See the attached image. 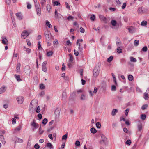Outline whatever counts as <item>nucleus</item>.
<instances>
[{
    "mask_svg": "<svg viewBox=\"0 0 149 149\" xmlns=\"http://www.w3.org/2000/svg\"><path fill=\"white\" fill-rule=\"evenodd\" d=\"M35 8L37 15L40 16L41 15V9L39 3L35 4Z\"/></svg>",
    "mask_w": 149,
    "mask_h": 149,
    "instance_id": "1",
    "label": "nucleus"
},
{
    "mask_svg": "<svg viewBox=\"0 0 149 149\" xmlns=\"http://www.w3.org/2000/svg\"><path fill=\"white\" fill-rule=\"evenodd\" d=\"M44 34L45 38L47 40H49L50 39V35L51 34V33L49 30L47 29L46 31H45Z\"/></svg>",
    "mask_w": 149,
    "mask_h": 149,
    "instance_id": "2",
    "label": "nucleus"
},
{
    "mask_svg": "<svg viewBox=\"0 0 149 149\" xmlns=\"http://www.w3.org/2000/svg\"><path fill=\"white\" fill-rule=\"evenodd\" d=\"M99 17L101 21L103 22L104 23H107V19L104 16L100 14L99 15Z\"/></svg>",
    "mask_w": 149,
    "mask_h": 149,
    "instance_id": "3",
    "label": "nucleus"
},
{
    "mask_svg": "<svg viewBox=\"0 0 149 149\" xmlns=\"http://www.w3.org/2000/svg\"><path fill=\"white\" fill-rule=\"evenodd\" d=\"M24 71L26 74L27 75H29L31 72L30 68L28 65L26 66L24 68Z\"/></svg>",
    "mask_w": 149,
    "mask_h": 149,
    "instance_id": "4",
    "label": "nucleus"
},
{
    "mask_svg": "<svg viewBox=\"0 0 149 149\" xmlns=\"http://www.w3.org/2000/svg\"><path fill=\"white\" fill-rule=\"evenodd\" d=\"M99 68L95 67L93 70V75L95 77H97L99 74Z\"/></svg>",
    "mask_w": 149,
    "mask_h": 149,
    "instance_id": "5",
    "label": "nucleus"
},
{
    "mask_svg": "<svg viewBox=\"0 0 149 149\" xmlns=\"http://www.w3.org/2000/svg\"><path fill=\"white\" fill-rule=\"evenodd\" d=\"M29 35V33L26 31H24L21 34V37L22 38L25 39Z\"/></svg>",
    "mask_w": 149,
    "mask_h": 149,
    "instance_id": "6",
    "label": "nucleus"
},
{
    "mask_svg": "<svg viewBox=\"0 0 149 149\" xmlns=\"http://www.w3.org/2000/svg\"><path fill=\"white\" fill-rule=\"evenodd\" d=\"M47 63V61H45L43 62L42 65V70L44 72H47L46 65Z\"/></svg>",
    "mask_w": 149,
    "mask_h": 149,
    "instance_id": "7",
    "label": "nucleus"
},
{
    "mask_svg": "<svg viewBox=\"0 0 149 149\" xmlns=\"http://www.w3.org/2000/svg\"><path fill=\"white\" fill-rule=\"evenodd\" d=\"M31 125L34 127V128L33 129V131H34L35 129H37L39 127V125L38 123H36L34 121L31 123Z\"/></svg>",
    "mask_w": 149,
    "mask_h": 149,
    "instance_id": "8",
    "label": "nucleus"
},
{
    "mask_svg": "<svg viewBox=\"0 0 149 149\" xmlns=\"http://www.w3.org/2000/svg\"><path fill=\"white\" fill-rule=\"evenodd\" d=\"M24 99L22 96H19L17 98V102L20 104H22L23 102Z\"/></svg>",
    "mask_w": 149,
    "mask_h": 149,
    "instance_id": "9",
    "label": "nucleus"
},
{
    "mask_svg": "<svg viewBox=\"0 0 149 149\" xmlns=\"http://www.w3.org/2000/svg\"><path fill=\"white\" fill-rule=\"evenodd\" d=\"M2 43L4 45H8V42L6 38V37L3 36L2 37Z\"/></svg>",
    "mask_w": 149,
    "mask_h": 149,
    "instance_id": "10",
    "label": "nucleus"
},
{
    "mask_svg": "<svg viewBox=\"0 0 149 149\" xmlns=\"http://www.w3.org/2000/svg\"><path fill=\"white\" fill-rule=\"evenodd\" d=\"M130 33H132L136 31V29L132 26L130 27L127 29Z\"/></svg>",
    "mask_w": 149,
    "mask_h": 149,
    "instance_id": "11",
    "label": "nucleus"
},
{
    "mask_svg": "<svg viewBox=\"0 0 149 149\" xmlns=\"http://www.w3.org/2000/svg\"><path fill=\"white\" fill-rule=\"evenodd\" d=\"M16 15L17 19L19 20H22L23 19V16L20 13H16Z\"/></svg>",
    "mask_w": 149,
    "mask_h": 149,
    "instance_id": "12",
    "label": "nucleus"
},
{
    "mask_svg": "<svg viewBox=\"0 0 149 149\" xmlns=\"http://www.w3.org/2000/svg\"><path fill=\"white\" fill-rule=\"evenodd\" d=\"M21 64L20 63H17V66L16 69V71L18 73L19 72H20V67Z\"/></svg>",
    "mask_w": 149,
    "mask_h": 149,
    "instance_id": "13",
    "label": "nucleus"
},
{
    "mask_svg": "<svg viewBox=\"0 0 149 149\" xmlns=\"http://www.w3.org/2000/svg\"><path fill=\"white\" fill-rule=\"evenodd\" d=\"M14 77L18 81L20 82L22 81L20 75L15 74L14 75Z\"/></svg>",
    "mask_w": 149,
    "mask_h": 149,
    "instance_id": "14",
    "label": "nucleus"
},
{
    "mask_svg": "<svg viewBox=\"0 0 149 149\" xmlns=\"http://www.w3.org/2000/svg\"><path fill=\"white\" fill-rule=\"evenodd\" d=\"M137 11L140 14L143 13L145 12V11L142 9V7H139L138 8Z\"/></svg>",
    "mask_w": 149,
    "mask_h": 149,
    "instance_id": "15",
    "label": "nucleus"
},
{
    "mask_svg": "<svg viewBox=\"0 0 149 149\" xmlns=\"http://www.w3.org/2000/svg\"><path fill=\"white\" fill-rule=\"evenodd\" d=\"M22 127L21 125H19L17 126L15 129H14V132L15 133L17 131H19L22 129Z\"/></svg>",
    "mask_w": 149,
    "mask_h": 149,
    "instance_id": "16",
    "label": "nucleus"
},
{
    "mask_svg": "<svg viewBox=\"0 0 149 149\" xmlns=\"http://www.w3.org/2000/svg\"><path fill=\"white\" fill-rule=\"evenodd\" d=\"M144 98L145 100H147L149 99V95L148 94L146 93L145 92L144 93Z\"/></svg>",
    "mask_w": 149,
    "mask_h": 149,
    "instance_id": "17",
    "label": "nucleus"
},
{
    "mask_svg": "<svg viewBox=\"0 0 149 149\" xmlns=\"http://www.w3.org/2000/svg\"><path fill=\"white\" fill-rule=\"evenodd\" d=\"M0 140L2 141L3 144H5V141L4 136L2 135H0Z\"/></svg>",
    "mask_w": 149,
    "mask_h": 149,
    "instance_id": "18",
    "label": "nucleus"
},
{
    "mask_svg": "<svg viewBox=\"0 0 149 149\" xmlns=\"http://www.w3.org/2000/svg\"><path fill=\"white\" fill-rule=\"evenodd\" d=\"M23 49L24 50L26 51L28 54H29L31 52V50L30 49L27 48L25 46L23 47Z\"/></svg>",
    "mask_w": 149,
    "mask_h": 149,
    "instance_id": "19",
    "label": "nucleus"
},
{
    "mask_svg": "<svg viewBox=\"0 0 149 149\" xmlns=\"http://www.w3.org/2000/svg\"><path fill=\"white\" fill-rule=\"evenodd\" d=\"M6 90V88L5 87H3L0 88V94H1L5 92Z\"/></svg>",
    "mask_w": 149,
    "mask_h": 149,
    "instance_id": "20",
    "label": "nucleus"
},
{
    "mask_svg": "<svg viewBox=\"0 0 149 149\" xmlns=\"http://www.w3.org/2000/svg\"><path fill=\"white\" fill-rule=\"evenodd\" d=\"M148 22L147 21L144 20L142 21L141 23V25L142 26H146L147 25Z\"/></svg>",
    "mask_w": 149,
    "mask_h": 149,
    "instance_id": "21",
    "label": "nucleus"
},
{
    "mask_svg": "<svg viewBox=\"0 0 149 149\" xmlns=\"http://www.w3.org/2000/svg\"><path fill=\"white\" fill-rule=\"evenodd\" d=\"M117 110L115 109H113L111 113L112 115L113 116H115L116 115V113H117Z\"/></svg>",
    "mask_w": 149,
    "mask_h": 149,
    "instance_id": "22",
    "label": "nucleus"
},
{
    "mask_svg": "<svg viewBox=\"0 0 149 149\" xmlns=\"http://www.w3.org/2000/svg\"><path fill=\"white\" fill-rule=\"evenodd\" d=\"M47 146L50 149H51L53 148V145L50 143H47Z\"/></svg>",
    "mask_w": 149,
    "mask_h": 149,
    "instance_id": "23",
    "label": "nucleus"
},
{
    "mask_svg": "<svg viewBox=\"0 0 149 149\" xmlns=\"http://www.w3.org/2000/svg\"><path fill=\"white\" fill-rule=\"evenodd\" d=\"M90 131L91 133L93 134H95L97 132L96 129L94 127L91 128L90 129Z\"/></svg>",
    "mask_w": 149,
    "mask_h": 149,
    "instance_id": "24",
    "label": "nucleus"
},
{
    "mask_svg": "<svg viewBox=\"0 0 149 149\" xmlns=\"http://www.w3.org/2000/svg\"><path fill=\"white\" fill-rule=\"evenodd\" d=\"M111 25L113 26H115L117 24L116 21L114 20H112L111 21Z\"/></svg>",
    "mask_w": 149,
    "mask_h": 149,
    "instance_id": "25",
    "label": "nucleus"
},
{
    "mask_svg": "<svg viewBox=\"0 0 149 149\" xmlns=\"http://www.w3.org/2000/svg\"><path fill=\"white\" fill-rule=\"evenodd\" d=\"M53 52L52 51L48 52L47 53V55L48 56H51L52 55Z\"/></svg>",
    "mask_w": 149,
    "mask_h": 149,
    "instance_id": "26",
    "label": "nucleus"
},
{
    "mask_svg": "<svg viewBox=\"0 0 149 149\" xmlns=\"http://www.w3.org/2000/svg\"><path fill=\"white\" fill-rule=\"evenodd\" d=\"M113 56H111L107 60V61L108 62H110L113 59Z\"/></svg>",
    "mask_w": 149,
    "mask_h": 149,
    "instance_id": "27",
    "label": "nucleus"
},
{
    "mask_svg": "<svg viewBox=\"0 0 149 149\" xmlns=\"http://www.w3.org/2000/svg\"><path fill=\"white\" fill-rule=\"evenodd\" d=\"M139 41L138 40H136L134 42V45L135 46H137L139 44Z\"/></svg>",
    "mask_w": 149,
    "mask_h": 149,
    "instance_id": "28",
    "label": "nucleus"
},
{
    "mask_svg": "<svg viewBox=\"0 0 149 149\" xmlns=\"http://www.w3.org/2000/svg\"><path fill=\"white\" fill-rule=\"evenodd\" d=\"M138 130L139 131H141L142 129V124L141 123H140L137 125Z\"/></svg>",
    "mask_w": 149,
    "mask_h": 149,
    "instance_id": "29",
    "label": "nucleus"
},
{
    "mask_svg": "<svg viewBox=\"0 0 149 149\" xmlns=\"http://www.w3.org/2000/svg\"><path fill=\"white\" fill-rule=\"evenodd\" d=\"M46 24L49 28H50L52 27L51 24L48 20H46Z\"/></svg>",
    "mask_w": 149,
    "mask_h": 149,
    "instance_id": "30",
    "label": "nucleus"
},
{
    "mask_svg": "<svg viewBox=\"0 0 149 149\" xmlns=\"http://www.w3.org/2000/svg\"><path fill=\"white\" fill-rule=\"evenodd\" d=\"M130 61L132 62H135L137 61L136 59L132 57H131L130 58Z\"/></svg>",
    "mask_w": 149,
    "mask_h": 149,
    "instance_id": "31",
    "label": "nucleus"
},
{
    "mask_svg": "<svg viewBox=\"0 0 149 149\" xmlns=\"http://www.w3.org/2000/svg\"><path fill=\"white\" fill-rule=\"evenodd\" d=\"M16 141H17V143H21L23 142V140L22 139L19 138H17Z\"/></svg>",
    "mask_w": 149,
    "mask_h": 149,
    "instance_id": "32",
    "label": "nucleus"
},
{
    "mask_svg": "<svg viewBox=\"0 0 149 149\" xmlns=\"http://www.w3.org/2000/svg\"><path fill=\"white\" fill-rule=\"evenodd\" d=\"M67 97L66 93L65 92H63L62 94V98L63 99H65Z\"/></svg>",
    "mask_w": 149,
    "mask_h": 149,
    "instance_id": "33",
    "label": "nucleus"
},
{
    "mask_svg": "<svg viewBox=\"0 0 149 149\" xmlns=\"http://www.w3.org/2000/svg\"><path fill=\"white\" fill-rule=\"evenodd\" d=\"M69 55L70 57V58L69 59V62H72L73 60V58L71 54H69Z\"/></svg>",
    "mask_w": 149,
    "mask_h": 149,
    "instance_id": "34",
    "label": "nucleus"
},
{
    "mask_svg": "<svg viewBox=\"0 0 149 149\" xmlns=\"http://www.w3.org/2000/svg\"><path fill=\"white\" fill-rule=\"evenodd\" d=\"M80 99L82 100H85L86 99V95L83 94H82L80 97Z\"/></svg>",
    "mask_w": 149,
    "mask_h": 149,
    "instance_id": "35",
    "label": "nucleus"
},
{
    "mask_svg": "<svg viewBox=\"0 0 149 149\" xmlns=\"http://www.w3.org/2000/svg\"><path fill=\"white\" fill-rule=\"evenodd\" d=\"M46 8L49 12H50V11L51 8V7L50 5L48 4L46 6Z\"/></svg>",
    "mask_w": 149,
    "mask_h": 149,
    "instance_id": "36",
    "label": "nucleus"
},
{
    "mask_svg": "<svg viewBox=\"0 0 149 149\" xmlns=\"http://www.w3.org/2000/svg\"><path fill=\"white\" fill-rule=\"evenodd\" d=\"M146 117V116L145 114H142L141 116V118L143 120H144L145 119Z\"/></svg>",
    "mask_w": 149,
    "mask_h": 149,
    "instance_id": "37",
    "label": "nucleus"
},
{
    "mask_svg": "<svg viewBox=\"0 0 149 149\" xmlns=\"http://www.w3.org/2000/svg\"><path fill=\"white\" fill-rule=\"evenodd\" d=\"M128 79L129 81H132L133 79V77L131 75H129L128 76Z\"/></svg>",
    "mask_w": 149,
    "mask_h": 149,
    "instance_id": "38",
    "label": "nucleus"
},
{
    "mask_svg": "<svg viewBox=\"0 0 149 149\" xmlns=\"http://www.w3.org/2000/svg\"><path fill=\"white\" fill-rule=\"evenodd\" d=\"M148 107V105L147 104H145L142 106L141 107V109L143 110H144L146 109Z\"/></svg>",
    "mask_w": 149,
    "mask_h": 149,
    "instance_id": "39",
    "label": "nucleus"
},
{
    "mask_svg": "<svg viewBox=\"0 0 149 149\" xmlns=\"http://www.w3.org/2000/svg\"><path fill=\"white\" fill-rule=\"evenodd\" d=\"M96 127L98 128H100L101 126V125L100 123L99 122L96 123Z\"/></svg>",
    "mask_w": 149,
    "mask_h": 149,
    "instance_id": "40",
    "label": "nucleus"
},
{
    "mask_svg": "<svg viewBox=\"0 0 149 149\" xmlns=\"http://www.w3.org/2000/svg\"><path fill=\"white\" fill-rule=\"evenodd\" d=\"M101 136L102 138V140L103 141H105L106 139V138L105 137V136L104 134H101Z\"/></svg>",
    "mask_w": 149,
    "mask_h": 149,
    "instance_id": "41",
    "label": "nucleus"
},
{
    "mask_svg": "<svg viewBox=\"0 0 149 149\" xmlns=\"http://www.w3.org/2000/svg\"><path fill=\"white\" fill-rule=\"evenodd\" d=\"M39 132L40 134H41L44 132V131L42 130L41 126L39 128Z\"/></svg>",
    "mask_w": 149,
    "mask_h": 149,
    "instance_id": "42",
    "label": "nucleus"
},
{
    "mask_svg": "<svg viewBox=\"0 0 149 149\" xmlns=\"http://www.w3.org/2000/svg\"><path fill=\"white\" fill-rule=\"evenodd\" d=\"M117 52L118 53H120L122 52V49L120 47H119L117 49Z\"/></svg>",
    "mask_w": 149,
    "mask_h": 149,
    "instance_id": "43",
    "label": "nucleus"
},
{
    "mask_svg": "<svg viewBox=\"0 0 149 149\" xmlns=\"http://www.w3.org/2000/svg\"><path fill=\"white\" fill-rule=\"evenodd\" d=\"M148 50V48L147 46H145L143 47L142 49V51L144 52H146Z\"/></svg>",
    "mask_w": 149,
    "mask_h": 149,
    "instance_id": "44",
    "label": "nucleus"
},
{
    "mask_svg": "<svg viewBox=\"0 0 149 149\" xmlns=\"http://www.w3.org/2000/svg\"><path fill=\"white\" fill-rule=\"evenodd\" d=\"M46 2V0H40V3L42 6H44Z\"/></svg>",
    "mask_w": 149,
    "mask_h": 149,
    "instance_id": "45",
    "label": "nucleus"
},
{
    "mask_svg": "<svg viewBox=\"0 0 149 149\" xmlns=\"http://www.w3.org/2000/svg\"><path fill=\"white\" fill-rule=\"evenodd\" d=\"M75 145L76 146H79L80 145V143L78 140H77L76 141L75 143Z\"/></svg>",
    "mask_w": 149,
    "mask_h": 149,
    "instance_id": "46",
    "label": "nucleus"
},
{
    "mask_svg": "<svg viewBox=\"0 0 149 149\" xmlns=\"http://www.w3.org/2000/svg\"><path fill=\"white\" fill-rule=\"evenodd\" d=\"M73 18L74 17H73L71 16H69L67 17V19L68 21L72 20Z\"/></svg>",
    "mask_w": 149,
    "mask_h": 149,
    "instance_id": "47",
    "label": "nucleus"
},
{
    "mask_svg": "<svg viewBox=\"0 0 149 149\" xmlns=\"http://www.w3.org/2000/svg\"><path fill=\"white\" fill-rule=\"evenodd\" d=\"M95 18V17L94 15H92L90 17V19L91 20L94 21Z\"/></svg>",
    "mask_w": 149,
    "mask_h": 149,
    "instance_id": "48",
    "label": "nucleus"
},
{
    "mask_svg": "<svg viewBox=\"0 0 149 149\" xmlns=\"http://www.w3.org/2000/svg\"><path fill=\"white\" fill-rule=\"evenodd\" d=\"M47 122V120L46 118H45L43 120L42 123L44 125H45Z\"/></svg>",
    "mask_w": 149,
    "mask_h": 149,
    "instance_id": "49",
    "label": "nucleus"
},
{
    "mask_svg": "<svg viewBox=\"0 0 149 149\" xmlns=\"http://www.w3.org/2000/svg\"><path fill=\"white\" fill-rule=\"evenodd\" d=\"M54 6H58L60 4V3L58 1H55L53 2Z\"/></svg>",
    "mask_w": 149,
    "mask_h": 149,
    "instance_id": "50",
    "label": "nucleus"
},
{
    "mask_svg": "<svg viewBox=\"0 0 149 149\" xmlns=\"http://www.w3.org/2000/svg\"><path fill=\"white\" fill-rule=\"evenodd\" d=\"M65 65L64 63H63L62 65L61 69L62 71H64L65 70Z\"/></svg>",
    "mask_w": 149,
    "mask_h": 149,
    "instance_id": "51",
    "label": "nucleus"
},
{
    "mask_svg": "<svg viewBox=\"0 0 149 149\" xmlns=\"http://www.w3.org/2000/svg\"><path fill=\"white\" fill-rule=\"evenodd\" d=\"M131 142L130 140H127L125 142V143L128 145H130L131 144Z\"/></svg>",
    "mask_w": 149,
    "mask_h": 149,
    "instance_id": "52",
    "label": "nucleus"
},
{
    "mask_svg": "<svg viewBox=\"0 0 149 149\" xmlns=\"http://www.w3.org/2000/svg\"><path fill=\"white\" fill-rule=\"evenodd\" d=\"M67 138V134H65V135L63 136L62 137V140H66Z\"/></svg>",
    "mask_w": 149,
    "mask_h": 149,
    "instance_id": "53",
    "label": "nucleus"
},
{
    "mask_svg": "<svg viewBox=\"0 0 149 149\" xmlns=\"http://www.w3.org/2000/svg\"><path fill=\"white\" fill-rule=\"evenodd\" d=\"M83 49V48L82 46H79L78 47V50L80 52H81Z\"/></svg>",
    "mask_w": 149,
    "mask_h": 149,
    "instance_id": "54",
    "label": "nucleus"
},
{
    "mask_svg": "<svg viewBox=\"0 0 149 149\" xmlns=\"http://www.w3.org/2000/svg\"><path fill=\"white\" fill-rule=\"evenodd\" d=\"M83 41V40L82 39H78L76 42V45H78L79 43V42H82Z\"/></svg>",
    "mask_w": 149,
    "mask_h": 149,
    "instance_id": "55",
    "label": "nucleus"
},
{
    "mask_svg": "<svg viewBox=\"0 0 149 149\" xmlns=\"http://www.w3.org/2000/svg\"><path fill=\"white\" fill-rule=\"evenodd\" d=\"M74 54L76 56H78L79 53L78 51H76L75 49H74Z\"/></svg>",
    "mask_w": 149,
    "mask_h": 149,
    "instance_id": "56",
    "label": "nucleus"
},
{
    "mask_svg": "<svg viewBox=\"0 0 149 149\" xmlns=\"http://www.w3.org/2000/svg\"><path fill=\"white\" fill-rule=\"evenodd\" d=\"M53 43L54 45L55 44L58 45V40L57 39H56L53 42Z\"/></svg>",
    "mask_w": 149,
    "mask_h": 149,
    "instance_id": "57",
    "label": "nucleus"
},
{
    "mask_svg": "<svg viewBox=\"0 0 149 149\" xmlns=\"http://www.w3.org/2000/svg\"><path fill=\"white\" fill-rule=\"evenodd\" d=\"M116 87L114 85H112L111 86V89L113 91H116Z\"/></svg>",
    "mask_w": 149,
    "mask_h": 149,
    "instance_id": "58",
    "label": "nucleus"
},
{
    "mask_svg": "<svg viewBox=\"0 0 149 149\" xmlns=\"http://www.w3.org/2000/svg\"><path fill=\"white\" fill-rule=\"evenodd\" d=\"M34 148L36 149H38L39 148L40 146L38 144H36L34 146Z\"/></svg>",
    "mask_w": 149,
    "mask_h": 149,
    "instance_id": "59",
    "label": "nucleus"
},
{
    "mask_svg": "<svg viewBox=\"0 0 149 149\" xmlns=\"http://www.w3.org/2000/svg\"><path fill=\"white\" fill-rule=\"evenodd\" d=\"M129 111V109H126L125 111V113L126 116H127L128 114V112Z\"/></svg>",
    "mask_w": 149,
    "mask_h": 149,
    "instance_id": "60",
    "label": "nucleus"
},
{
    "mask_svg": "<svg viewBox=\"0 0 149 149\" xmlns=\"http://www.w3.org/2000/svg\"><path fill=\"white\" fill-rule=\"evenodd\" d=\"M80 31L81 33H84L85 31V30L82 27H81L80 28Z\"/></svg>",
    "mask_w": 149,
    "mask_h": 149,
    "instance_id": "61",
    "label": "nucleus"
},
{
    "mask_svg": "<svg viewBox=\"0 0 149 149\" xmlns=\"http://www.w3.org/2000/svg\"><path fill=\"white\" fill-rule=\"evenodd\" d=\"M40 88L41 89H43L45 88V86L43 84H41L40 86Z\"/></svg>",
    "mask_w": 149,
    "mask_h": 149,
    "instance_id": "62",
    "label": "nucleus"
},
{
    "mask_svg": "<svg viewBox=\"0 0 149 149\" xmlns=\"http://www.w3.org/2000/svg\"><path fill=\"white\" fill-rule=\"evenodd\" d=\"M89 93L90 96L91 97H93V94H94V93H93H93L92 91L91 90H89Z\"/></svg>",
    "mask_w": 149,
    "mask_h": 149,
    "instance_id": "63",
    "label": "nucleus"
},
{
    "mask_svg": "<svg viewBox=\"0 0 149 149\" xmlns=\"http://www.w3.org/2000/svg\"><path fill=\"white\" fill-rule=\"evenodd\" d=\"M65 4L66 6V8H67L70 9V6L68 4L67 2H65Z\"/></svg>",
    "mask_w": 149,
    "mask_h": 149,
    "instance_id": "64",
    "label": "nucleus"
}]
</instances>
